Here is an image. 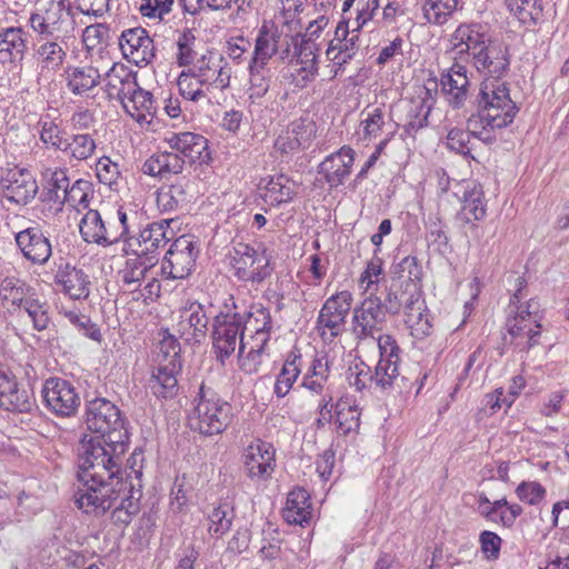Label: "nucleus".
<instances>
[{"mask_svg":"<svg viewBox=\"0 0 569 569\" xmlns=\"http://www.w3.org/2000/svg\"><path fill=\"white\" fill-rule=\"evenodd\" d=\"M34 33L31 61L38 84L48 82L64 67L76 41V16L69 0H39L29 17Z\"/></svg>","mask_w":569,"mask_h":569,"instance_id":"1","label":"nucleus"},{"mask_svg":"<svg viewBox=\"0 0 569 569\" xmlns=\"http://www.w3.org/2000/svg\"><path fill=\"white\" fill-rule=\"evenodd\" d=\"M121 462L104 463L106 470L92 466L80 468L82 486L74 493V503L88 515L101 516L111 510V521L128 526L140 511V488L121 476Z\"/></svg>","mask_w":569,"mask_h":569,"instance_id":"2","label":"nucleus"},{"mask_svg":"<svg viewBox=\"0 0 569 569\" xmlns=\"http://www.w3.org/2000/svg\"><path fill=\"white\" fill-rule=\"evenodd\" d=\"M87 428L98 436L83 441L79 452V468L92 466L106 470L104 463L122 460L128 449L127 431L118 407L106 398L88 402Z\"/></svg>","mask_w":569,"mask_h":569,"instance_id":"3","label":"nucleus"},{"mask_svg":"<svg viewBox=\"0 0 569 569\" xmlns=\"http://www.w3.org/2000/svg\"><path fill=\"white\" fill-rule=\"evenodd\" d=\"M170 150L159 151L149 157L142 171L160 179H170L183 171L187 163H200L210 159L207 139L193 132L171 133L164 140Z\"/></svg>","mask_w":569,"mask_h":569,"instance_id":"4","label":"nucleus"},{"mask_svg":"<svg viewBox=\"0 0 569 569\" xmlns=\"http://www.w3.org/2000/svg\"><path fill=\"white\" fill-rule=\"evenodd\" d=\"M478 106V112L470 116V127L475 132L483 126H490L491 129L506 128L518 112L506 82L501 80L483 79Z\"/></svg>","mask_w":569,"mask_h":569,"instance_id":"5","label":"nucleus"},{"mask_svg":"<svg viewBox=\"0 0 569 569\" xmlns=\"http://www.w3.org/2000/svg\"><path fill=\"white\" fill-rule=\"evenodd\" d=\"M231 419V405L211 388L201 385L189 416L191 428L204 436L220 435L228 428Z\"/></svg>","mask_w":569,"mask_h":569,"instance_id":"6","label":"nucleus"},{"mask_svg":"<svg viewBox=\"0 0 569 569\" xmlns=\"http://www.w3.org/2000/svg\"><path fill=\"white\" fill-rule=\"evenodd\" d=\"M388 322L383 300L370 293L352 313V333L357 340L358 348L378 346V337Z\"/></svg>","mask_w":569,"mask_h":569,"instance_id":"7","label":"nucleus"},{"mask_svg":"<svg viewBox=\"0 0 569 569\" xmlns=\"http://www.w3.org/2000/svg\"><path fill=\"white\" fill-rule=\"evenodd\" d=\"M212 350L216 359L224 365L233 356L236 349L247 339L242 328V316L239 312L221 311L213 319Z\"/></svg>","mask_w":569,"mask_h":569,"instance_id":"8","label":"nucleus"},{"mask_svg":"<svg viewBox=\"0 0 569 569\" xmlns=\"http://www.w3.org/2000/svg\"><path fill=\"white\" fill-rule=\"evenodd\" d=\"M233 274L241 281L260 283L271 274L269 257L248 243L238 242L229 252Z\"/></svg>","mask_w":569,"mask_h":569,"instance_id":"9","label":"nucleus"},{"mask_svg":"<svg viewBox=\"0 0 569 569\" xmlns=\"http://www.w3.org/2000/svg\"><path fill=\"white\" fill-rule=\"evenodd\" d=\"M352 295L343 290L329 297L319 311L317 330L325 341H332L345 331Z\"/></svg>","mask_w":569,"mask_h":569,"instance_id":"10","label":"nucleus"},{"mask_svg":"<svg viewBox=\"0 0 569 569\" xmlns=\"http://www.w3.org/2000/svg\"><path fill=\"white\" fill-rule=\"evenodd\" d=\"M488 27L480 22H462L449 37L450 49L457 62H469L489 41Z\"/></svg>","mask_w":569,"mask_h":569,"instance_id":"11","label":"nucleus"},{"mask_svg":"<svg viewBox=\"0 0 569 569\" xmlns=\"http://www.w3.org/2000/svg\"><path fill=\"white\" fill-rule=\"evenodd\" d=\"M295 37L282 34L273 23L263 22L258 31L250 62L256 68H261V66H267L276 54H279L282 60L287 59L291 53L290 46Z\"/></svg>","mask_w":569,"mask_h":569,"instance_id":"12","label":"nucleus"},{"mask_svg":"<svg viewBox=\"0 0 569 569\" xmlns=\"http://www.w3.org/2000/svg\"><path fill=\"white\" fill-rule=\"evenodd\" d=\"M379 360L372 372L373 386L380 390L392 388L399 377L401 349L392 335H379Z\"/></svg>","mask_w":569,"mask_h":569,"instance_id":"13","label":"nucleus"},{"mask_svg":"<svg viewBox=\"0 0 569 569\" xmlns=\"http://www.w3.org/2000/svg\"><path fill=\"white\" fill-rule=\"evenodd\" d=\"M197 251L193 240L189 236L177 238L167 251L161 273L166 279H184L194 267Z\"/></svg>","mask_w":569,"mask_h":569,"instance_id":"14","label":"nucleus"},{"mask_svg":"<svg viewBox=\"0 0 569 569\" xmlns=\"http://www.w3.org/2000/svg\"><path fill=\"white\" fill-rule=\"evenodd\" d=\"M46 407L59 417H71L80 406V397L73 385L61 378H49L42 390Z\"/></svg>","mask_w":569,"mask_h":569,"instance_id":"15","label":"nucleus"},{"mask_svg":"<svg viewBox=\"0 0 569 569\" xmlns=\"http://www.w3.org/2000/svg\"><path fill=\"white\" fill-rule=\"evenodd\" d=\"M206 83L207 90H226L230 87L231 68L228 61L219 53L207 51L196 59L189 68Z\"/></svg>","mask_w":569,"mask_h":569,"instance_id":"16","label":"nucleus"},{"mask_svg":"<svg viewBox=\"0 0 569 569\" xmlns=\"http://www.w3.org/2000/svg\"><path fill=\"white\" fill-rule=\"evenodd\" d=\"M3 198L8 201L26 206L38 193V183L32 172L26 168L13 167L4 171L0 178Z\"/></svg>","mask_w":569,"mask_h":569,"instance_id":"17","label":"nucleus"},{"mask_svg":"<svg viewBox=\"0 0 569 569\" xmlns=\"http://www.w3.org/2000/svg\"><path fill=\"white\" fill-rule=\"evenodd\" d=\"M119 47L123 57L139 67L149 64L156 57L153 39L140 27L122 31Z\"/></svg>","mask_w":569,"mask_h":569,"instance_id":"18","label":"nucleus"},{"mask_svg":"<svg viewBox=\"0 0 569 569\" xmlns=\"http://www.w3.org/2000/svg\"><path fill=\"white\" fill-rule=\"evenodd\" d=\"M405 131L415 134L428 126V118L436 104L435 93L428 87H419L415 94L403 100Z\"/></svg>","mask_w":569,"mask_h":569,"instance_id":"19","label":"nucleus"},{"mask_svg":"<svg viewBox=\"0 0 569 569\" xmlns=\"http://www.w3.org/2000/svg\"><path fill=\"white\" fill-rule=\"evenodd\" d=\"M468 63L485 79L501 80L510 62L507 49L491 39Z\"/></svg>","mask_w":569,"mask_h":569,"instance_id":"20","label":"nucleus"},{"mask_svg":"<svg viewBox=\"0 0 569 569\" xmlns=\"http://www.w3.org/2000/svg\"><path fill=\"white\" fill-rule=\"evenodd\" d=\"M208 318L203 306L197 301L179 311L176 330L188 345L200 343L207 336Z\"/></svg>","mask_w":569,"mask_h":569,"instance_id":"21","label":"nucleus"},{"mask_svg":"<svg viewBox=\"0 0 569 569\" xmlns=\"http://www.w3.org/2000/svg\"><path fill=\"white\" fill-rule=\"evenodd\" d=\"M355 162V150L348 146L341 147L338 151L327 156L318 167V173L330 189L343 184L346 178L351 173Z\"/></svg>","mask_w":569,"mask_h":569,"instance_id":"22","label":"nucleus"},{"mask_svg":"<svg viewBox=\"0 0 569 569\" xmlns=\"http://www.w3.org/2000/svg\"><path fill=\"white\" fill-rule=\"evenodd\" d=\"M274 448L262 440L251 442L244 453V467L251 479L266 480L271 477L274 467Z\"/></svg>","mask_w":569,"mask_h":569,"instance_id":"23","label":"nucleus"},{"mask_svg":"<svg viewBox=\"0 0 569 569\" xmlns=\"http://www.w3.org/2000/svg\"><path fill=\"white\" fill-rule=\"evenodd\" d=\"M14 239L23 257L31 263L44 264L52 254L49 238L37 226L18 232Z\"/></svg>","mask_w":569,"mask_h":569,"instance_id":"24","label":"nucleus"},{"mask_svg":"<svg viewBox=\"0 0 569 569\" xmlns=\"http://www.w3.org/2000/svg\"><path fill=\"white\" fill-rule=\"evenodd\" d=\"M469 79L463 63L455 61L440 77L441 92L452 108H460L468 98Z\"/></svg>","mask_w":569,"mask_h":569,"instance_id":"25","label":"nucleus"},{"mask_svg":"<svg viewBox=\"0 0 569 569\" xmlns=\"http://www.w3.org/2000/svg\"><path fill=\"white\" fill-rule=\"evenodd\" d=\"M82 239L88 243L108 247L117 242V230L111 227V219L104 218L98 210H89L79 223Z\"/></svg>","mask_w":569,"mask_h":569,"instance_id":"26","label":"nucleus"},{"mask_svg":"<svg viewBox=\"0 0 569 569\" xmlns=\"http://www.w3.org/2000/svg\"><path fill=\"white\" fill-rule=\"evenodd\" d=\"M537 302L529 301L527 307H520L512 319H508L507 329L511 337L516 339L526 338L523 348H531L538 343L541 333V325L537 320L536 310Z\"/></svg>","mask_w":569,"mask_h":569,"instance_id":"27","label":"nucleus"},{"mask_svg":"<svg viewBox=\"0 0 569 569\" xmlns=\"http://www.w3.org/2000/svg\"><path fill=\"white\" fill-rule=\"evenodd\" d=\"M32 406L30 392L19 387L11 372L0 369V407L6 410L28 412Z\"/></svg>","mask_w":569,"mask_h":569,"instance_id":"28","label":"nucleus"},{"mask_svg":"<svg viewBox=\"0 0 569 569\" xmlns=\"http://www.w3.org/2000/svg\"><path fill=\"white\" fill-rule=\"evenodd\" d=\"M242 316V328L246 340L268 343L272 329V319L269 309L261 305H252Z\"/></svg>","mask_w":569,"mask_h":569,"instance_id":"29","label":"nucleus"},{"mask_svg":"<svg viewBox=\"0 0 569 569\" xmlns=\"http://www.w3.org/2000/svg\"><path fill=\"white\" fill-rule=\"evenodd\" d=\"M295 51L293 56L297 58V74L302 81H312L318 74V44L313 39H306L297 34L292 41Z\"/></svg>","mask_w":569,"mask_h":569,"instance_id":"30","label":"nucleus"},{"mask_svg":"<svg viewBox=\"0 0 569 569\" xmlns=\"http://www.w3.org/2000/svg\"><path fill=\"white\" fill-rule=\"evenodd\" d=\"M56 283L71 299H86L90 293L88 276L70 263H60L54 276Z\"/></svg>","mask_w":569,"mask_h":569,"instance_id":"31","label":"nucleus"},{"mask_svg":"<svg viewBox=\"0 0 569 569\" xmlns=\"http://www.w3.org/2000/svg\"><path fill=\"white\" fill-rule=\"evenodd\" d=\"M63 76L68 90L78 97H88L101 80L99 70L92 66H69Z\"/></svg>","mask_w":569,"mask_h":569,"instance_id":"32","label":"nucleus"},{"mask_svg":"<svg viewBox=\"0 0 569 569\" xmlns=\"http://www.w3.org/2000/svg\"><path fill=\"white\" fill-rule=\"evenodd\" d=\"M171 222L172 219H163L143 228L137 238L139 249L136 252L148 257V253L164 247L173 237L172 230L169 229Z\"/></svg>","mask_w":569,"mask_h":569,"instance_id":"33","label":"nucleus"},{"mask_svg":"<svg viewBox=\"0 0 569 569\" xmlns=\"http://www.w3.org/2000/svg\"><path fill=\"white\" fill-rule=\"evenodd\" d=\"M336 39L330 41L326 51L328 59L335 67V76L342 70V67L348 63L357 53L358 48L356 44L357 37L352 36L347 38V27L339 24L336 30Z\"/></svg>","mask_w":569,"mask_h":569,"instance_id":"34","label":"nucleus"},{"mask_svg":"<svg viewBox=\"0 0 569 569\" xmlns=\"http://www.w3.org/2000/svg\"><path fill=\"white\" fill-rule=\"evenodd\" d=\"M181 365L157 366L149 380V387L158 399H172L178 395L179 385L177 375Z\"/></svg>","mask_w":569,"mask_h":569,"instance_id":"35","label":"nucleus"},{"mask_svg":"<svg viewBox=\"0 0 569 569\" xmlns=\"http://www.w3.org/2000/svg\"><path fill=\"white\" fill-rule=\"evenodd\" d=\"M153 264L151 257L137 252L133 257L127 258L123 268L119 271L122 287L131 292L139 289Z\"/></svg>","mask_w":569,"mask_h":569,"instance_id":"36","label":"nucleus"},{"mask_svg":"<svg viewBox=\"0 0 569 569\" xmlns=\"http://www.w3.org/2000/svg\"><path fill=\"white\" fill-rule=\"evenodd\" d=\"M120 102L126 112L138 122L146 121L148 116L152 117L156 114L157 108L153 96L140 88L138 82Z\"/></svg>","mask_w":569,"mask_h":569,"instance_id":"37","label":"nucleus"},{"mask_svg":"<svg viewBox=\"0 0 569 569\" xmlns=\"http://www.w3.org/2000/svg\"><path fill=\"white\" fill-rule=\"evenodd\" d=\"M27 50L26 32L20 27H9L0 32V63L22 60Z\"/></svg>","mask_w":569,"mask_h":569,"instance_id":"38","label":"nucleus"},{"mask_svg":"<svg viewBox=\"0 0 569 569\" xmlns=\"http://www.w3.org/2000/svg\"><path fill=\"white\" fill-rule=\"evenodd\" d=\"M360 409L349 397H341L335 403V425L339 436L357 433L360 427Z\"/></svg>","mask_w":569,"mask_h":569,"instance_id":"39","label":"nucleus"},{"mask_svg":"<svg viewBox=\"0 0 569 569\" xmlns=\"http://www.w3.org/2000/svg\"><path fill=\"white\" fill-rule=\"evenodd\" d=\"M459 219L466 223L478 221L486 216V202L480 184L469 182L462 193Z\"/></svg>","mask_w":569,"mask_h":569,"instance_id":"40","label":"nucleus"},{"mask_svg":"<svg viewBox=\"0 0 569 569\" xmlns=\"http://www.w3.org/2000/svg\"><path fill=\"white\" fill-rule=\"evenodd\" d=\"M330 377V361L327 355L316 356L303 373L300 387L321 396Z\"/></svg>","mask_w":569,"mask_h":569,"instance_id":"41","label":"nucleus"},{"mask_svg":"<svg viewBox=\"0 0 569 569\" xmlns=\"http://www.w3.org/2000/svg\"><path fill=\"white\" fill-rule=\"evenodd\" d=\"M297 194V184L286 174L270 177L262 189L261 197L266 203L280 206L290 202Z\"/></svg>","mask_w":569,"mask_h":569,"instance_id":"42","label":"nucleus"},{"mask_svg":"<svg viewBox=\"0 0 569 569\" xmlns=\"http://www.w3.org/2000/svg\"><path fill=\"white\" fill-rule=\"evenodd\" d=\"M136 83V74L123 64H114L106 73V92L110 99L121 101Z\"/></svg>","mask_w":569,"mask_h":569,"instance_id":"43","label":"nucleus"},{"mask_svg":"<svg viewBox=\"0 0 569 569\" xmlns=\"http://www.w3.org/2000/svg\"><path fill=\"white\" fill-rule=\"evenodd\" d=\"M403 313L405 323L410 329L413 337L423 338L430 333L431 323L421 291L415 293V299L410 301L407 309L403 310Z\"/></svg>","mask_w":569,"mask_h":569,"instance_id":"44","label":"nucleus"},{"mask_svg":"<svg viewBox=\"0 0 569 569\" xmlns=\"http://www.w3.org/2000/svg\"><path fill=\"white\" fill-rule=\"evenodd\" d=\"M312 507L310 496L303 488H296L289 492L283 518L289 523L303 525L311 518Z\"/></svg>","mask_w":569,"mask_h":569,"instance_id":"45","label":"nucleus"},{"mask_svg":"<svg viewBox=\"0 0 569 569\" xmlns=\"http://www.w3.org/2000/svg\"><path fill=\"white\" fill-rule=\"evenodd\" d=\"M301 355L291 351L277 375L273 392L278 398L286 397L301 373Z\"/></svg>","mask_w":569,"mask_h":569,"instance_id":"46","label":"nucleus"},{"mask_svg":"<svg viewBox=\"0 0 569 569\" xmlns=\"http://www.w3.org/2000/svg\"><path fill=\"white\" fill-rule=\"evenodd\" d=\"M420 288L411 281H401L399 286L391 284L383 301L388 315H398L401 310L415 299V293H419Z\"/></svg>","mask_w":569,"mask_h":569,"instance_id":"47","label":"nucleus"},{"mask_svg":"<svg viewBox=\"0 0 569 569\" xmlns=\"http://www.w3.org/2000/svg\"><path fill=\"white\" fill-rule=\"evenodd\" d=\"M58 312L82 336L100 342L102 339V335L100 328L97 323H94L89 316L82 313L76 307H68L64 305H60L58 307Z\"/></svg>","mask_w":569,"mask_h":569,"instance_id":"48","label":"nucleus"},{"mask_svg":"<svg viewBox=\"0 0 569 569\" xmlns=\"http://www.w3.org/2000/svg\"><path fill=\"white\" fill-rule=\"evenodd\" d=\"M236 513L231 503H218L207 516V531L212 538H222L230 531Z\"/></svg>","mask_w":569,"mask_h":569,"instance_id":"49","label":"nucleus"},{"mask_svg":"<svg viewBox=\"0 0 569 569\" xmlns=\"http://www.w3.org/2000/svg\"><path fill=\"white\" fill-rule=\"evenodd\" d=\"M509 12L523 24H536L543 19L542 0H505Z\"/></svg>","mask_w":569,"mask_h":569,"instance_id":"50","label":"nucleus"},{"mask_svg":"<svg viewBox=\"0 0 569 569\" xmlns=\"http://www.w3.org/2000/svg\"><path fill=\"white\" fill-rule=\"evenodd\" d=\"M177 84L180 94L184 99L197 102L206 98L211 102L210 96L213 90H207L206 83L196 77L191 70H183L178 77Z\"/></svg>","mask_w":569,"mask_h":569,"instance_id":"51","label":"nucleus"},{"mask_svg":"<svg viewBox=\"0 0 569 569\" xmlns=\"http://www.w3.org/2000/svg\"><path fill=\"white\" fill-rule=\"evenodd\" d=\"M188 183L177 182L168 188H161L157 194V206L161 211H173L189 202Z\"/></svg>","mask_w":569,"mask_h":569,"instance_id":"52","label":"nucleus"},{"mask_svg":"<svg viewBox=\"0 0 569 569\" xmlns=\"http://www.w3.org/2000/svg\"><path fill=\"white\" fill-rule=\"evenodd\" d=\"M266 346L267 343L244 340L238 350L239 368L248 375L258 372Z\"/></svg>","mask_w":569,"mask_h":569,"instance_id":"53","label":"nucleus"},{"mask_svg":"<svg viewBox=\"0 0 569 569\" xmlns=\"http://www.w3.org/2000/svg\"><path fill=\"white\" fill-rule=\"evenodd\" d=\"M31 296H33L31 288L16 277H7L0 283L1 299L12 307L21 308Z\"/></svg>","mask_w":569,"mask_h":569,"instance_id":"54","label":"nucleus"},{"mask_svg":"<svg viewBox=\"0 0 569 569\" xmlns=\"http://www.w3.org/2000/svg\"><path fill=\"white\" fill-rule=\"evenodd\" d=\"M97 148L96 140L89 133L72 134L71 139H67L62 152L70 159L83 161L89 159Z\"/></svg>","mask_w":569,"mask_h":569,"instance_id":"55","label":"nucleus"},{"mask_svg":"<svg viewBox=\"0 0 569 569\" xmlns=\"http://www.w3.org/2000/svg\"><path fill=\"white\" fill-rule=\"evenodd\" d=\"M458 7V0H423L426 20L436 26L445 24Z\"/></svg>","mask_w":569,"mask_h":569,"instance_id":"56","label":"nucleus"},{"mask_svg":"<svg viewBox=\"0 0 569 569\" xmlns=\"http://www.w3.org/2000/svg\"><path fill=\"white\" fill-rule=\"evenodd\" d=\"M174 3V0H141L139 12L151 21L168 22Z\"/></svg>","mask_w":569,"mask_h":569,"instance_id":"57","label":"nucleus"},{"mask_svg":"<svg viewBox=\"0 0 569 569\" xmlns=\"http://www.w3.org/2000/svg\"><path fill=\"white\" fill-rule=\"evenodd\" d=\"M69 188L70 181L67 172L62 169H56L48 181V192L44 200L62 206L64 203V194H67Z\"/></svg>","mask_w":569,"mask_h":569,"instance_id":"58","label":"nucleus"},{"mask_svg":"<svg viewBox=\"0 0 569 569\" xmlns=\"http://www.w3.org/2000/svg\"><path fill=\"white\" fill-rule=\"evenodd\" d=\"M361 116L365 117L360 123L365 138H377L380 136L382 128L386 124V114L383 112V108H366L361 112Z\"/></svg>","mask_w":569,"mask_h":569,"instance_id":"59","label":"nucleus"},{"mask_svg":"<svg viewBox=\"0 0 569 569\" xmlns=\"http://www.w3.org/2000/svg\"><path fill=\"white\" fill-rule=\"evenodd\" d=\"M22 309L29 319L32 322V326L36 330L42 331L47 329L50 318L48 315V307L46 303L41 302L39 299L33 298L31 296L20 308Z\"/></svg>","mask_w":569,"mask_h":569,"instance_id":"60","label":"nucleus"},{"mask_svg":"<svg viewBox=\"0 0 569 569\" xmlns=\"http://www.w3.org/2000/svg\"><path fill=\"white\" fill-rule=\"evenodd\" d=\"M288 127L302 149L309 148L316 138L317 124L309 117H301L292 121Z\"/></svg>","mask_w":569,"mask_h":569,"instance_id":"61","label":"nucleus"},{"mask_svg":"<svg viewBox=\"0 0 569 569\" xmlns=\"http://www.w3.org/2000/svg\"><path fill=\"white\" fill-rule=\"evenodd\" d=\"M92 193L91 183L87 180H77L64 194V203L77 210L86 209L89 206V197Z\"/></svg>","mask_w":569,"mask_h":569,"instance_id":"62","label":"nucleus"},{"mask_svg":"<svg viewBox=\"0 0 569 569\" xmlns=\"http://www.w3.org/2000/svg\"><path fill=\"white\" fill-rule=\"evenodd\" d=\"M39 123L41 126L40 140L44 144L51 146L56 150L62 151L67 139L62 137V129L59 127V124L54 120H51L48 116L42 117Z\"/></svg>","mask_w":569,"mask_h":569,"instance_id":"63","label":"nucleus"},{"mask_svg":"<svg viewBox=\"0 0 569 569\" xmlns=\"http://www.w3.org/2000/svg\"><path fill=\"white\" fill-rule=\"evenodd\" d=\"M180 351L181 348L178 340L171 335L164 336L159 342V351L157 355L158 365L170 367H172V365H181Z\"/></svg>","mask_w":569,"mask_h":569,"instance_id":"64","label":"nucleus"}]
</instances>
